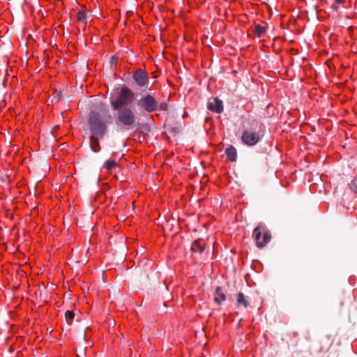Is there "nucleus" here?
<instances>
[{
  "label": "nucleus",
  "instance_id": "39448f33",
  "mask_svg": "<svg viewBox=\"0 0 357 357\" xmlns=\"http://www.w3.org/2000/svg\"><path fill=\"white\" fill-rule=\"evenodd\" d=\"M261 227L257 226L253 231V235L256 241V245L259 248H263L271 238V235L269 231H266L264 232L263 239L261 241Z\"/></svg>",
  "mask_w": 357,
  "mask_h": 357
},
{
  "label": "nucleus",
  "instance_id": "aec40b11",
  "mask_svg": "<svg viewBox=\"0 0 357 357\" xmlns=\"http://www.w3.org/2000/svg\"><path fill=\"white\" fill-rule=\"evenodd\" d=\"M117 62V57L114 55L110 57L109 63L112 66L113 65L116 64Z\"/></svg>",
  "mask_w": 357,
  "mask_h": 357
},
{
  "label": "nucleus",
  "instance_id": "4be33fe9",
  "mask_svg": "<svg viewBox=\"0 0 357 357\" xmlns=\"http://www.w3.org/2000/svg\"><path fill=\"white\" fill-rule=\"evenodd\" d=\"M343 1V0H335V2L337 3H341Z\"/></svg>",
  "mask_w": 357,
  "mask_h": 357
},
{
  "label": "nucleus",
  "instance_id": "5701e85b",
  "mask_svg": "<svg viewBox=\"0 0 357 357\" xmlns=\"http://www.w3.org/2000/svg\"><path fill=\"white\" fill-rule=\"evenodd\" d=\"M58 128H59V126H54V127L52 128V132H53V131H54V130H56V129H58Z\"/></svg>",
  "mask_w": 357,
  "mask_h": 357
},
{
  "label": "nucleus",
  "instance_id": "4468645a",
  "mask_svg": "<svg viewBox=\"0 0 357 357\" xmlns=\"http://www.w3.org/2000/svg\"><path fill=\"white\" fill-rule=\"evenodd\" d=\"M236 302L238 305H243L245 308L248 307L249 303L246 299L245 296L242 292H239L237 294Z\"/></svg>",
  "mask_w": 357,
  "mask_h": 357
},
{
  "label": "nucleus",
  "instance_id": "a211bd4d",
  "mask_svg": "<svg viewBox=\"0 0 357 357\" xmlns=\"http://www.w3.org/2000/svg\"><path fill=\"white\" fill-rule=\"evenodd\" d=\"M77 18L80 22H85L86 20V15L85 12L79 10L77 14Z\"/></svg>",
  "mask_w": 357,
  "mask_h": 357
},
{
  "label": "nucleus",
  "instance_id": "20e7f679",
  "mask_svg": "<svg viewBox=\"0 0 357 357\" xmlns=\"http://www.w3.org/2000/svg\"><path fill=\"white\" fill-rule=\"evenodd\" d=\"M137 105L148 112H152L157 109L158 103L152 95L147 94L137 100Z\"/></svg>",
  "mask_w": 357,
  "mask_h": 357
},
{
  "label": "nucleus",
  "instance_id": "1a4fd4ad",
  "mask_svg": "<svg viewBox=\"0 0 357 357\" xmlns=\"http://www.w3.org/2000/svg\"><path fill=\"white\" fill-rule=\"evenodd\" d=\"M320 347L319 351L320 352L328 351L333 344V340L329 335H323L320 340Z\"/></svg>",
  "mask_w": 357,
  "mask_h": 357
},
{
  "label": "nucleus",
  "instance_id": "6ab92c4d",
  "mask_svg": "<svg viewBox=\"0 0 357 357\" xmlns=\"http://www.w3.org/2000/svg\"><path fill=\"white\" fill-rule=\"evenodd\" d=\"M52 96L54 100L59 101L61 98H63V95L62 92L56 91L52 94Z\"/></svg>",
  "mask_w": 357,
  "mask_h": 357
},
{
  "label": "nucleus",
  "instance_id": "f8f14e48",
  "mask_svg": "<svg viewBox=\"0 0 357 357\" xmlns=\"http://www.w3.org/2000/svg\"><path fill=\"white\" fill-rule=\"evenodd\" d=\"M225 154L229 161L235 162L236 160L237 152L234 146H229L228 148H227L225 150Z\"/></svg>",
  "mask_w": 357,
  "mask_h": 357
},
{
  "label": "nucleus",
  "instance_id": "f257e3e1",
  "mask_svg": "<svg viewBox=\"0 0 357 357\" xmlns=\"http://www.w3.org/2000/svg\"><path fill=\"white\" fill-rule=\"evenodd\" d=\"M112 117L108 110L104 109L102 113L91 112L89 117L90 130L93 135L102 137L107 130V124L112 123Z\"/></svg>",
  "mask_w": 357,
  "mask_h": 357
},
{
  "label": "nucleus",
  "instance_id": "7ed1b4c3",
  "mask_svg": "<svg viewBox=\"0 0 357 357\" xmlns=\"http://www.w3.org/2000/svg\"><path fill=\"white\" fill-rule=\"evenodd\" d=\"M135 93L128 87L123 86L115 99L110 101L112 109L129 107L135 99Z\"/></svg>",
  "mask_w": 357,
  "mask_h": 357
},
{
  "label": "nucleus",
  "instance_id": "0eeeda50",
  "mask_svg": "<svg viewBox=\"0 0 357 357\" xmlns=\"http://www.w3.org/2000/svg\"><path fill=\"white\" fill-rule=\"evenodd\" d=\"M136 84L139 86H145L149 83V78L145 71L142 69H137L132 75Z\"/></svg>",
  "mask_w": 357,
  "mask_h": 357
},
{
  "label": "nucleus",
  "instance_id": "393cba45",
  "mask_svg": "<svg viewBox=\"0 0 357 357\" xmlns=\"http://www.w3.org/2000/svg\"><path fill=\"white\" fill-rule=\"evenodd\" d=\"M82 337L84 339H85V337H86V334H85V333H84V334H82Z\"/></svg>",
  "mask_w": 357,
  "mask_h": 357
},
{
  "label": "nucleus",
  "instance_id": "b1692460",
  "mask_svg": "<svg viewBox=\"0 0 357 357\" xmlns=\"http://www.w3.org/2000/svg\"><path fill=\"white\" fill-rule=\"evenodd\" d=\"M293 335L294 337L297 336L298 335V332H293Z\"/></svg>",
  "mask_w": 357,
  "mask_h": 357
},
{
  "label": "nucleus",
  "instance_id": "2eb2a0df",
  "mask_svg": "<svg viewBox=\"0 0 357 357\" xmlns=\"http://www.w3.org/2000/svg\"><path fill=\"white\" fill-rule=\"evenodd\" d=\"M117 167V163L112 160H107L103 165V167L108 171H111Z\"/></svg>",
  "mask_w": 357,
  "mask_h": 357
},
{
  "label": "nucleus",
  "instance_id": "dca6fc26",
  "mask_svg": "<svg viewBox=\"0 0 357 357\" xmlns=\"http://www.w3.org/2000/svg\"><path fill=\"white\" fill-rule=\"evenodd\" d=\"M255 32L258 37H261L265 33L266 29L265 27L261 26L260 24H257L255 26Z\"/></svg>",
  "mask_w": 357,
  "mask_h": 357
},
{
  "label": "nucleus",
  "instance_id": "f3484780",
  "mask_svg": "<svg viewBox=\"0 0 357 357\" xmlns=\"http://www.w3.org/2000/svg\"><path fill=\"white\" fill-rule=\"evenodd\" d=\"M66 319L68 324H71L75 318V313L73 311L68 310L66 314Z\"/></svg>",
  "mask_w": 357,
  "mask_h": 357
},
{
  "label": "nucleus",
  "instance_id": "9b49d317",
  "mask_svg": "<svg viewBox=\"0 0 357 357\" xmlns=\"http://www.w3.org/2000/svg\"><path fill=\"white\" fill-rule=\"evenodd\" d=\"M226 299L225 294L222 292L221 287L218 286L215 288V293L214 295L213 301L217 304H221Z\"/></svg>",
  "mask_w": 357,
  "mask_h": 357
},
{
  "label": "nucleus",
  "instance_id": "9d476101",
  "mask_svg": "<svg viewBox=\"0 0 357 357\" xmlns=\"http://www.w3.org/2000/svg\"><path fill=\"white\" fill-rule=\"evenodd\" d=\"M99 138H100L99 135L93 134L90 137L89 146L91 151L95 153H98L100 151Z\"/></svg>",
  "mask_w": 357,
  "mask_h": 357
},
{
  "label": "nucleus",
  "instance_id": "ddd939ff",
  "mask_svg": "<svg viewBox=\"0 0 357 357\" xmlns=\"http://www.w3.org/2000/svg\"><path fill=\"white\" fill-rule=\"evenodd\" d=\"M204 245L202 244V241L201 239L195 241L191 246V250L192 252H199L200 254L204 252Z\"/></svg>",
  "mask_w": 357,
  "mask_h": 357
},
{
  "label": "nucleus",
  "instance_id": "423d86ee",
  "mask_svg": "<svg viewBox=\"0 0 357 357\" xmlns=\"http://www.w3.org/2000/svg\"><path fill=\"white\" fill-rule=\"evenodd\" d=\"M241 139L248 146L255 145L260 139L259 135L251 130H244L242 133Z\"/></svg>",
  "mask_w": 357,
  "mask_h": 357
},
{
  "label": "nucleus",
  "instance_id": "f03ea898",
  "mask_svg": "<svg viewBox=\"0 0 357 357\" xmlns=\"http://www.w3.org/2000/svg\"><path fill=\"white\" fill-rule=\"evenodd\" d=\"M116 111L115 123L118 127L124 129H130L134 126L136 116L134 111L130 107H124L113 109Z\"/></svg>",
  "mask_w": 357,
  "mask_h": 357
},
{
  "label": "nucleus",
  "instance_id": "412c9836",
  "mask_svg": "<svg viewBox=\"0 0 357 357\" xmlns=\"http://www.w3.org/2000/svg\"><path fill=\"white\" fill-rule=\"evenodd\" d=\"M160 109L162 111H167L168 109V105L165 102H162L160 105Z\"/></svg>",
  "mask_w": 357,
  "mask_h": 357
},
{
  "label": "nucleus",
  "instance_id": "6e6552de",
  "mask_svg": "<svg viewBox=\"0 0 357 357\" xmlns=\"http://www.w3.org/2000/svg\"><path fill=\"white\" fill-rule=\"evenodd\" d=\"M207 108L211 111L220 114L223 111V102L218 98H211L207 104Z\"/></svg>",
  "mask_w": 357,
  "mask_h": 357
}]
</instances>
